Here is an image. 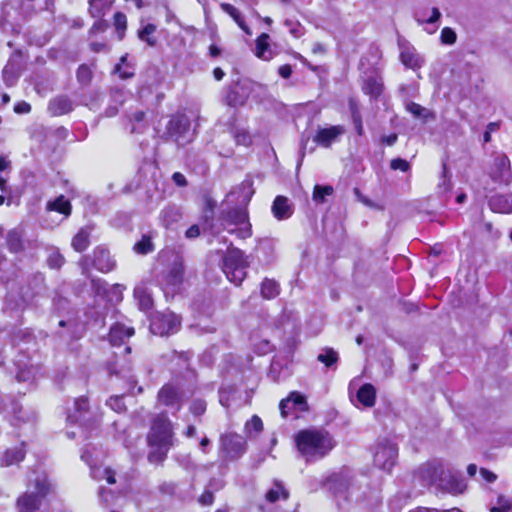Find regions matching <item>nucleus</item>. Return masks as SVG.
<instances>
[{
  "label": "nucleus",
  "instance_id": "nucleus-1",
  "mask_svg": "<svg viewBox=\"0 0 512 512\" xmlns=\"http://www.w3.org/2000/svg\"><path fill=\"white\" fill-rule=\"evenodd\" d=\"M298 451L307 462L318 461L327 456L336 446V441L324 429H304L295 435Z\"/></svg>",
  "mask_w": 512,
  "mask_h": 512
},
{
  "label": "nucleus",
  "instance_id": "nucleus-2",
  "mask_svg": "<svg viewBox=\"0 0 512 512\" xmlns=\"http://www.w3.org/2000/svg\"><path fill=\"white\" fill-rule=\"evenodd\" d=\"M147 441L151 448L148 454L149 462H163L173 446V427L167 416L160 414L153 419Z\"/></svg>",
  "mask_w": 512,
  "mask_h": 512
},
{
  "label": "nucleus",
  "instance_id": "nucleus-3",
  "mask_svg": "<svg viewBox=\"0 0 512 512\" xmlns=\"http://www.w3.org/2000/svg\"><path fill=\"white\" fill-rule=\"evenodd\" d=\"M54 491L52 483L46 475H38L31 487L18 497L16 505L19 512H35L42 504V500Z\"/></svg>",
  "mask_w": 512,
  "mask_h": 512
},
{
  "label": "nucleus",
  "instance_id": "nucleus-4",
  "mask_svg": "<svg viewBox=\"0 0 512 512\" xmlns=\"http://www.w3.org/2000/svg\"><path fill=\"white\" fill-rule=\"evenodd\" d=\"M247 262L238 248H229L223 258V272L228 280L239 285L246 277Z\"/></svg>",
  "mask_w": 512,
  "mask_h": 512
},
{
  "label": "nucleus",
  "instance_id": "nucleus-5",
  "mask_svg": "<svg viewBox=\"0 0 512 512\" xmlns=\"http://www.w3.org/2000/svg\"><path fill=\"white\" fill-rule=\"evenodd\" d=\"M398 449L394 443L388 440L379 441L374 449V464L376 467L390 472L396 463Z\"/></svg>",
  "mask_w": 512,
  "mask_h": 512
},
{
  "label": "nucleus",
  "instance_id": "nucleus-6",
  "mask_svg": "<svg viewBox=\"0 0 512 512\" xmlns=\"http://www.w3.org/2000/svg\"><path fill=\"white\" fill-rule=\"evenodd\" d=\"M247 449L246 440L239 434L227 433L220 437V452L227 460L240 458Z\"/></svg>",
  "mask_w": 512,
  "mask_h": 512
},
{
  "label": "nucleus",
  "instance_id": "nucleus-7",
  "mask_svg": "<svg viewBox=\"0 0 512 512\" xmlns=\"http://www.w3.org/2000/svg\"><path fill=\"white\" fill-rule=\"evenodd\" d=\"M180 325V318L176 314L172 312L158 313L151 321L150 330L155 335L165 336L176 333Z\"/></svg>",
  "mask_w": 512,
  "mask_h": 512
},
{
  "label": "nucleus",
  "instance_id": "nucleus-8",
  "mask_svg": "<svg viewBox=\"0 0 512 512\" xmlns=\"http://www.w3.org/2000/svg\"><path fill=\"white\" fill-rule=\"evenodd\" d=\"M398 46L400 50V60L405 67L417 70L424 65V57L417 52L416 48L410 42L399 38Z\"/></svg>",
  "mask_w": 512,
  "mask_h": 512
},
{
  "label": "nucleus",
  "instance_id": "nucleus-9",
  "mask_svg": "<svg viewBox=\"0 0 512 512\" xmlns=\"http://www.w3.org/2000/svg\"><path fill=\"white\" fill-rule=\"evenodd\" d=\"M345 132L346 129L343 125L319 127L313 137V141L320 147L330 148L341 139Z\"/></svg>",
  "mask_w": 512,
  "mask_h": 512
},
{
  "label": "nucleus",
  "instance_id": "nucleus-10",
  "mask_svg": "<svg viewBox=\"0 0 512 512\" xmlns=\"http://www.w3.org/2000/svg\"><path fill=\"white\" fill-rule=\"evenodd\" d=\"M190 126L189 119L185 115H175L171 117L167 124V133L179 145H183L181 139L188 132Z\"/></svg>",
  "mask_w": 512,
  "mask_h": 512
},
{
  "label": "nucleus",
  "instance_id": "nucleus-11",
  "mask_svg": "<svg viewBox=\"0 0 512 512\" xmlns=\"http://www.w3.org/2000/svg\"><path fill=\"white\" fill-rule=\"evenodd\" d=\"M181 395L179 389L172 385H164L158 392V401L167 407L173 408L178 411L181 407L180 404Z\"/></svg>",
  "mask_w": 512,
  "mask_h": 512
},
{
  "label": "nucleus",
  "instance_id": "nucleus-12",
  "mask_svg": "<svg viewBox=\"0 0 512 512\" xmlns=\"http://www.w3.org/2000/svg\"><path fill=\"white\" fill-rule=\"evenodd\" d=\"M83 461H85L91 469V477L95 480L105 479L107 483L114 484L115 483V473L107 467L97 466L93 463L91 454L89 451H84L81 455Z\"/></svg>",
  "mask_w": 512,
  "mask_h": 512
},
{
  "label": "nucleus",
  "instance_id": "nucleus-13",
  "mask_svg": "<svg viewBox=\"0 0 512 512\" xmlns=\"http://www.w3.org/2000/svg\"><path fill=\"white\" fill-rule=\"evenodd\" d=\"M183 275H184L183 261L180 258H176V260L170 266L167 274L165 275L164 283L172 291H175L182 284Z\"/></svg>",
  "mask_w": 512,
  "mask_h": 512
},
{
  "label": "nucleus",
  "instance_id": "nucleus-14",
  "mask_svg": "<svg viewBox=\"0 0 512 512\" xmlns=\"http://www.w3.org/2000/svg\"><path fill=\"white\" fill-rule=\"evenodd\" d=\"M93 255V264L98 271L108 273L114 269L115 261L111 258L108 250L102 247H97L94 250Z\"/></svg>",
  "mask_w": 512,
  "mask_h": 512
},
{
  "label": "nucleus",
  "instance_id": "nucleus-15",
  "mask_svg": "<svg viewBox=\"0 0 512 512\" xmlns=\"http://www.w3.org/2000/svg\"><path fill=\"white\" fill-rule=\"evenodd\" d=\"M87 414H89L88 398L86 396H80L75 399L74 409L73 412L68 414V420L84 424L88 421Z\"/></svg>",
  "mask_w": 512,
  "mask_h": 512
},
{
  "label": "nucleus",
  "instance_id": "nucleus-16",
  "mask_svg": "<svg viewBox=\"0 0 512 512\" xmlns=\"http://www.w3.org/2000/svg\"><path fill=\"white\" fill-rule=\"evenodd\" d=\"M271 211L277 220L288 219L293 214V206L285 196H277L272 204Z\"/></svg>",
  "mask_w": 512,
  "mask_h": 512
},
{
  "label": "nucleus",
  "instance_id": "nucleus-17",
  "mask_svg": "<svg viewBox=\"0 0 512 512\" xmlns=\"http://www.w3.org/2000/svg\"><path fill=\"white\" fill-rule=\"evenodd\" d=\"M134 334V329L126 327L123 324H114L109 331V341L111 345L118 346L124 343L125 339H128Z\"/></svg>",
  "mask_w": 512,
  "mask_h": 512
},
{
  "label": "nucleus",
  "instance_id": "nucleus-18",
  "mask_svg": "<svg viewBox=\"0 0 512 512\" xmlns=\"http://www.w3.org/2000/svg\"><path fill=\"white\" fill-rule=\"evenodd\" d=\"M252 194L253 191L251 190L250 185L248 183H242L227 195L226 201L229 203L237 202L241 205H246L250 201Z\"/></svg>",
  "mask_w": 512,
  "mask_h": 512
},
{
  "label": "nucleus",
  "instance_id": "nucleus-19",
  "mask_svg": "<svg viewBox=\"0 0 512 512\" xmlns=\"http://www.w3.org/2000/svg\"><path fill=\"white\" fill-rule=\"evenodd\" d=\"M441 482L443 488L451 494H461L466 489L464 480L460 476L452 473H449L447 478H441Z\"/></svg>",
  "mask_w": 512,
  "mask_h": 512
},
{
  "label": "nucleus",
  "instance_id": "nucleus-20",
  "mask_svg": "<svg viewBox=\"0 0 512 512\" xmlns=\"http://www.w3.org/2000/svg\"><path fill=\"white\" fill-rule=\"evenodd\" d=\"M489 206L494 212L512 213V194L493 196Z\"/></svg>",
  "mask_w": 512,
  "mask_h": 512
},
{
  "label": "nucleus",
  "instance_id": "nucleus-21",
  "mask_svg": "<svg viewBox=\"0 0 512 512\" xmlns=\"http://www.w3.org/2000/svg\"><path fill=\"white\" fill-rule=\"evenodd\" d=\"M356 397L364 407H372L376 400V390L372 384H364L357 391Z\"/></svg>",
  "mask_w": 512,
  "mask_h": 512
},
{
  "label": "nucleus",
  "instance_id": "nucleus-22",
  "mask_svg": "<svg viewBox=\"0 0 512 512\" xmlns=\"http://www.w3.org/2000/svg\"><path fill=\"white\" fill-rule=\"evenodd\" d=\"M91 229L89 227L81 228L72 238L71 246L77 252L85 251L90 244Z\"/></svg>",
  "mask_w": 512,
  "mask_h": 512
},
{
  "label": "nucleus",
  "instance_id": "nucleus-23",
  "mask_svg": "<svg viewBox=\"0 0 512 512\" xmlns=\"http://www.w3.org/2000/svg\"><path fill=\"white\" fill-rule=\"evenodd\" d=\"M48 109L53 115H63L72 110V102L67 97H56L49 102Z\"/></svg>",
  "mask_w": 512,
  "mask_h": 512
},
{
  "label": "nucleus",
  "instance_id": "nucleus-24",
  "mask_svg": "<svg viewBox=\"0 0 512 512\" xmlns=\"http://www.w3.org/2000/svg\"><path fill=\"white\" fill-rule=\"evenodd\" d=\"M23 444L18 447L7 449L2 458L3 466H10L21 462L25 457Z\"/></svg>",
  "mask_w": 512,
  "mask_h": 512
},
{
  "label": "nucleus",
  "instance_id": "nucleus-25",
  "mask_svg": "<svg viewBox=\"0 0 512 512\" xmlns=\"http://www.w3.org/2000/svg\"><path fill=\"white\" fill-rule=\"evenodd\" d=\"M89 12L93 18H102L110 10L112 2L110 0H90Z\"/></svg>",
  "mask_w": 512,
  "mask_h": 512
},
{
  "label": "nucleus",
  "instance_id": "nucleus-26",
  "mask_svg": "<svg viewBox=\"0 0 512 512\" xmlns=\"http://www.w3.org/2000/svg\"><path fill=\"white\" fill-rule=\"evenodd\" d=\"M181 219V212L177 207L168 206L161 211L160 220L164 227L169 228Z\"/></svg>",
  "mask_w": 512,
  "mask_h": 512
},
{
  "label": "nucleus",
  "instance_id": "nucleus-27",
  "mask_svg": "<svg viewBox=\"0 0 512 512\" xmlns=\"http://www.w3.org/2000/svg\"><path fill=\"white\" fill-rule=\"evenodd\" d=\"M7 245L11 252L17 253L23 249L22 232L19 229H12L8 231Z\"/></svg>",
  "mask_w": 512,
  "mask_h": 512
},
{
  "label": "nucleus",
  "instance_id": "nucleus-28",
  "mask_svg": "<svg viewBox=\"0 0 512 512\" xmlns=\"http://www.w3.org/2000/svg\"><path fill=\"white\" fill-rule=\"evenodd\" d=\"M220 6L224 12L229 14L234 19V21L246 34H251V31L249 27L246 25L245 21L243 20L240 12L233 5L228 3H222Z\"/></svg>",
  "mask_w": 512,
  "mask_h": 512
},
{
  "label": "nucleus",
  "instance_id": "nucleus-29",
  "mask_svg": "<svg viewBox=\"0 0 512 512\" xmlns=\"http://www.w3.org/2000/svg\"><path fill=\"white\" fill-rule=\"evenodd\" d=\"M334 188L331 185H315L313 188L312 199L316 204H323L326 197L333 195Z\"/></svg>",
  "mask_w": 512,
  "mask_h": 512
},
{
  "label": "nucleus",
  "instance_id": "nucleus-30",
  "mask_svg": "<svg viewBox=\"0 0 512 512\" xmlns=\"http://www.w3.org/2000/svg\"><path fill=\"white\" fill-rule=\"evenodd\" d=\"M494 167L496 171L493 172V177L495 179L502 180L510 167V161L508 157L505 155L496 156L494 159Z\"/></svg>",
  "mask_w": 512,
  "mask_h": 512
},
{
  "label": "nucleus",
  "instance_id": "nucleus-31",
  "mask_svg": "<svg viewBox=\"0 0 512 512\" xmlns=\"http://www.w3.org/2000/svg\"><path fill=\"white\" fill-rule=\"evenodd\" d=\"M280 293L279 285L272 279H264L261 284V295L265 299H273Z\"/></svg>",
  "mask_w": 512,
  "mask_h": 512
},
{
  "label": "nucleus",
  "instance_id": "nucleus-32",
  "mask_svg": "<svg viewBox=\"0 0 512 512\" xmlns=\"http://www.w3.org/2000/svg\"><path fill=\"white\" fill-rule=\"evenodd\" d=\"M338 353L332 348H324L317 356V360L327 368H332L338 362Z\"/></svg>",
  "mask_w": 512,
  "mask_h": 512
},
{
  "label": "nucleus",
  "instance_id": "nucleus-33",
  "mask_svg": "<svg viewBox=\"0 0 512 512\" xmlns=\"http://www.w3.org/2000/svg\"><path fill=\"white\" fill-rule=\"evenodd\" d=\"M262 430L263 422L257 415L252 416L251 419L245 423L244 431L248 438L256 437Z\"/></svg>",
  "mask_w": 512,
  "mask_h": 512
},
{
  "label": "nucleus",
  "instance_id": "nucleus-34",
  "mask_svg": "<svg viewBox=\"0 0 512 512\" xmlns=\"http://www.w3.org/2000/svg\"><path fill=\"white\" fill-rule=\"evenodd\" d=\"M265 498L268 502L275 503L280 499L286 500L288 498V492L279 482H275L273 487L267 491Z\"/></svg>",
  "mask_w": 512,
  "mask_h": 512
},
{
  "label": "nucleus",
  "instance_id": "nucleus-35",
  "mask_svg": "<svg viewBox=\"0 0 512 512\" xmlns=\"http://www.w3.org/2000/svg\"><path fill=\"white\" fill-rule=\"evenodd\" d=\"M47 207L51 211H57L65 216H69L71 213V204L64 196H59L54 201L49 202Z\"/></svg>",
  "mask_w": 512,
  "mask_h": 512
},
{
  "label": "nucleus",
  "instance_id": "nucleus-36",
  "mask_svg": "<svg viewBox=\"0 0 512 512\" xmlns=\"http://www.w3.org/2000/svg\"><path fill=\"white\" fill-rule=\"evenodd\" d=\"M157 27L154 24L148 23L138 31V37L141 41L146 42L149 46L153 47L156 45V38L153 37Z\"/></svg>",
  "mask_w": 512,
  "mask_h": 512
},
{
  "label": "nucleus",
  "instance_id": "nucleus-37",
  "mask_svg": "<svg viewBox=\"0 0 512 512\" xmlns=\"http://www.w3.org/2000/svg\"><path fill=\"white\" fill-rule=\"evenodd\" d=\"M383 84L382 82L374 77H369L366 79L363 90L366 94L370 95L371 97H378L382 92Z\"/></svg>",
  "mask_w": 512,
  "mask_h": 512
},
{
  "label": "nucleus",
  "instance_id": "nucleus-38",
  "mask_svg": "<svg viewBox=\"0 0 512 512\" xmlns=\"http://www.w3.org/2000/svg\"><path fill=\"white\" fill-rule=\"evenodd\" d=\"M137 254L145 255L154 251V245L152 237L149 235H143L142 238L135 243L133 247Z\"/></svg>",
  "mask_w": 512,
  "mask_h": 512
},
{
  "label": "nucleus",
  "instance_id": "nucleus-39",
  "mask_svg": "<svg viewBox=\"0 0 512 512\" xmlns=\"http://www.w3.org/2000/svg\"><path fill=\"white\" fill-rule=\"evenodd\" d=\"M134 297L137 299L140 308L144 311L152 307L153 301L150 295L142 287L134 289Z\"/></svg>",
  "mask_w": 512,
  "mask_h": 512
},
{
  "label": "nucleus",
  "instance_id": "nucleus-40",
  "mask_svg": "<svg viewBox=\"0 0 512 512\" xmlns=\"http://www.w3.org/2000/svg\"><path fill=\"white\" fill-rule=\"evenodd\" d=\"M407 110L416 118H422L424 120L434 118V114L431 111L415 102L408 103Z\"/></svg>",
  "mask_w": 512,
  "mask_h": 512
},
{
  "label": "nucleus",
  "instance_id": "nucleus-41",
  "mask_svg": "<svg viewBox=\"0 0 512 512\" xmlns=\"http://www.w3.org/2000/svg\"><path fill=\"white\" fill-rule=\"evenodd\" d=\"M269 35L266 33H262L256 40V56L258 58L268 60L270 59V55L267 56L266 52L269 47Z\"/></svg>",
  "mask_w": 512,
  "mask_h": 512
},
{
  "label": "nucleus",
  "instance_id": "nucleus-42",
  "mask_svg": "<svg viewBox=\"0 0 512 512\" xmlns=\"http://www.w3.org/2000/svg\"><path fill=\"white\" fill-rule=\"evenodd\" d=\"M227 221L239 225L248 221V215L244 209H234L227 214Z\"/></svg>",
  "mask_w": 512,
  "mask_h": 512
},
{
  "label": "nucleus",
  "instance_id": "nucleus-43",
  "mask_svg": "<svg viewBox=\"0 0 512 512\" xmlns=\"http://www.w3.org/2000/svg\"><path fill=\"white\" fill-rule=\"evenodd\" d=\"M114 26L116 32L121 40L124 37L125 30L127 28V18L122 12H117L114 15Z\"/></svg>",
  "mask_w": 512,
  "mask_h": 512
},
{
  "label": "nucleus",
  "instance_id": "nucleus-44",
  "mask_svg": "<svg viewBox=\"0 0 512 512\" xmlns=\"http://www.w3.org/2000/svg\"><path fill=\"white\" fill-rule=\"evenodd\" d=\"M92 78V72L90 68L86 65H81L77 70V79L83 84L87 85Z\"/></svg>",
  "mask_w": 512,
  "mask_h": 512
},
{
  "label": "nucleus",
  "instance_id": "nucleus-45",
  "mask_svg": "<svg viewBox=\"0 0 512 512\" xmlns=\"http://www.w3.org/2000/svg\"><path fill=\"white\" fill-rule=\"evenodd\" d=\"M440 39L443 44L452 45L456 42L457 35L453 29L445 27L441 31Z\"/></svg>",
  "mask_w": 512,
  "mask_h": 512
},
{
  "label": "nucleus",
  "instance_id": "nucleus-46",
  "mask_svg": "<svg viewBox=\"0 0 512 512\" xmlns=\"http://www.w3.org/2000/svg\"><path fill=\"white\" fill-rule=\"evenodd\" d=\"M106 404L112 410H114L115 412H118V413L125 410V404H124L122 396H112L107 400Z\"/></svg>",
  "mask_w": 512,
  "mask_h": 512
},
{
  "label": "nucleus",
  "instance_id": "nucleus-47",
  "mask_svg": "<svg viewBox=\"0 0 512 512\" xmlns=\"http://www.w3.org/2000/svg\"><path fill=\"white\" fill-rule=\"evenodd\" d=\"M289 399L291 401L292 407H298L300 410L306 409L307 403H306V399L303 395H301L297 392H292L289 395Z\"/></svg>",
  "mask_w": 512,
  "mask_h": 512
},
{
  "label": "nucleus",
  "instance_id": "nucleus-48",
  "mask_svg": "<svg viewBox=\"0 0 512 512\" xmlns=\"http://www.w3.org/2000/svg\"><path fill=\"white\" fill-rule=\"evenodd\" d=\"M47 263L49 267L58 269L64 264V257L57 251L52 252L47 259Z\"/></svg>",
  "mask_w": 512,
  "mask_h": 512
},
{
  "label": "nucleus",
  "instance_id": "nucleus-49",
  "mask_svg": "<svg viewBox=\"0 0 512 512\" xmlns=\"http://www.w3.org/2000/svg\"><path fill=\"white\" fill-rule=\"evenodd\" d=\"M239 225L240 227L237 230H229V232L232 234L236 233V235L242 239H246L252 235L251 225L248 221Z\"/></svg>",
  "mask_w": 512,
  "mask_h": 512
},
{
  "label": "nucleus",
  "instance_id": "nucleus-50",
  "mask_svg": "<svg viewBox=\"0 0 512 512\" xmlns=\"http://www.w3.org/2000/svg\"><path fill=\"white\" fill-rule=\"evenodd\" d=\"M3 80L8 86H13L16 83L17 75L10 65H6L3 69Z\"/></svg>",
  "mask_w": 512,
  "mask_h": 512
},
{
  "label": "nucleus",
  "instance_id": "nucleus-51",
  "mask_svg": "<svg viewBox=\"0 0 512 512\" xmlns=\"http://www.w3.org/2000/svg\"><path fill=\"white\" fill-rule=\"evenodd\" d=\"M285 25L289 28V32L295 38H299L303 35V27L299 22H294L292 20H286Z\"/></svg>",
  "mask_w": 512,
  "mask_h": 512
},
{
  "label": "nucleus",
  "instance_id": "nucleus-52",
  "mask_svg": "<svg viewBox=\"0 0 512 512\" xmlns=\"http://www.w3.org/2000/svg\"><path fill=\"white\" fill-rule=\"evenodd\" d=\"M234 138L237 144L248 146L251 143V136L245 130H237L234 133Z\"/></svg>",
  "mask_w": 512,
  "mask_h": 512
},
{
  "label": "nucleus",
  "instance_id": "nucleus-53",
  "mask_svg": "<svg viewBox=\"0 0 512 512\" xmlns=\"http://www.w3.org/2000/svg\"><path fill=\"white\" fill-rule=\"evenodd\" d=\"M352 121L355 127V130L359 136L364 134V128L362 124V118L359 112L356 109H352Z\"/></svg>",
  "mask_w": 512,
  "mask_h": 512
},
{
  "label": "nucleus",
  "instance_id": "nucleus-54",
  "mask_svg": "<svg viewBox=\"0 0 512 512\" xmlns=\"http://www.w3.org/2000/svg\"><path fill=\"white\" fill-rule=\"evenodd\" d=\"M99 497L100 501L106 506L112 504L115 499V495L113 494V492L105 488H101L99 490Z\"/></svg>",
  "mask_w": 512,
  "mask_h": 512
},
{
  "label": "nucleus",
  "instance_id": "nucleus-55",
  "mask_svg": "<svg viewBox=\"0 0 512 512\" xmlns=\"http://www.w3.org/2000/svg\"><path fill=\"white\" fill-rule=\"evenodd\" d=\"M390 167L393 170H400L402 172H406L409 170L410 165L408 161L401 159V158H395L391 161Z\"/></svg>",
  "mask_w": 512,
  "mask_h": 512
},
{
  "label": "nucleus",
  "instance_id": "nucleus-56",
  "mask_svg": "<svg viewBox=\"0 0 512 512\" xmlns=\"http://www.w3.org/2000/svg\"><path fill=\"white\" fill-rule=\"evenodd\" d=\"M205 410H206V403L200 399L193 401L190 406V411L195 416L202 415L205 412Z\"/></svg>",
  "mask_w": 512,
  "mask_h": 512
},
{
  "label": "nucleus",
  "instance_id": "nucleus-57",
  "mask_svg": "<svg viewBox=\"0 0 512 512\" xmlns=\"http://www.w3.org/2000/svg\"><path fill=\"white\" fill-rule=\"evenodd\" d=\"M441 17V13L439 11L438 8L434 7L432 9V13H431V16L427 19H421L419 18L418 16L416 17V21L422 25L423 23H427V24H433L435 22H437Z\"/></svg>",
  "mask_w": 512,
  "mask_h": 512
},
{
  "label": "nucleus",
  "instance_id": "nucleus-58",
  "mask_svg": "<svg viewBox=\"0 0 512 512\" xmlns=\"http://www.w3.org/2000/svg\"><path fill=\"white\" fill-rule=\"evenodd\" d=\"M420 473L423 476L427 473V479L425 480L427 482V484H432L436 481L435 468H433L430 464L423 466L420 469Z\"/></svg>",
  "mask_w": 512,
  "mask_h": 512
},
{
  "label": "nucleus",
  "instance_id": "nucleus-59",
  "mask_svg": "<svg viewBox=\"0 0 512 512\" xmlns=\"http://www.w3.org/2000/svg\"><path fill=\"white\" fill-rule=\"evenodd\" d=\"M451 188L450 181L447 179V169L443 166L442 181L438 184L440 192H447Z\"/></svg>",
  "mask_w": 512,
  "mask_h": 512
},
{
  "label": "nucleus",
  "instance_id": "nucleus-60",
  "mask_svg": "<svg viewBox=\"0 0 512 512\" xmlns=\"http://www.w3.org/2000/svg\"><path fill=\"white\" fill-rule=\"evenodd\" d=\"M145 113L143 111H135L128 115V119L131 123H137L139 126H144Z\"/></svg>",
  "mask_w": 512,
  "mask_h": 512
},
{
  "label": "nucleus",
  "instance_id": "nucleus-61",
  "mask_svg": "<svg viewBox=\"0 0 512 512\" xmlns=\"http://www.w3.org/2000/svg\"><path fill=\"white\" fill-rule=\"evenodd\" d=\"M97 20L94 22L93 26L91 27V33H98L103 32L107 29L108 24L102 18H96Z\"/></svg>",
  "mask_w": 512,
  "mask_h": 512
},
{
  "label": "nucleus",
  "instance_id": "nucleus-62",
  "mask_svg": "<svg viewBox=\"0 0 512 512\" xmlns=\"http://www.w3.org/2000/svg\"><path fill=\"white\" fill-rule=\"evenodd\" d=\"M354 194H355L357 200L359 202L363 203L364 205H366L368 207H373V208L376 207V205L370 199H368L365 195H363L358 188H354Z\"/></svg>",
  "mask_w": 512,
  "mask_h": 512
},
{
  "label": "nucleus",
  "instance_id": "nucleus-63",
  "mask_svg": "<svg viewBox=\"0 0 512 512\" xmlns=\"http://www.w3.org/2000/svg\"><path fill=\"white\" fill-rule=\"evenodd\" d=\"M111 97L112 101L117 105H121L125 99L124 92L121 89H113Z\"/></svg>",
  "mask_w": 512,
  "mask_h": 512
},
{
  "label": "nucleus",
  "instance_id": "nucleus-64",
  "mask_svg": "<svg viewBox=\"0 0 512 512\" xmlns=\"http://www.w3.org/2000/svg\"><path fill=\"white\" fill-rule=\"evenodd\" d=\"M409 512H462V511L460 509H458V508H452V509H449V510L440 511V510H437V509L418 507V508H415L413 510H410Z\"/></svg>",
  "mask_w": 512,
  "mask_h": 512
}]
</instances>
